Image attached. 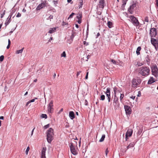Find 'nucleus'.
<instances>
[{
  "mask_svg": "<svg viewBox=\"0 0 158 158\" xmlns=\"http://www.w3.org/2000/svg\"><path fill=\"white\" fill-rule=\"evenodd\" d=\"M77 143L74 140H72L70 143V147L71 153L74 155L77 154Z\"/></svg>",
  "mask_w": 158,
  "mask_h": 158,
  "instance_id": "obj_1",
  "label": "nucleus"
},
{
  "mask_svg": "<svg viewBox=\"0 0 158 158\" xmlns=\"http://www.w3.org/2000/svg\"><path fill=\"white\" fill-rule=\"evenodd\" d=\"M150 72V69L148 67L143 66L139 68V73L142 76H147Z\"/></svg>",
  "mask_w": 158,
  "mask_h": 158,
  "instance_id": "obj_2",
  "label": "nucleus"
},
{
  "mask_svg": "<svg viewBox=\"0 0 158 158\" xmlns=\"http://www.w3.org/2000/svg\"><path fill=\"white\" fill-rule=\"evenodd\" d=\"M54 133L53 130L51 128H50L48 130L47 132V140L48 143H50L53 139Z\"/></svg>",
  "mask_w": 158,
  "mask_h": 158,
  "instance_id": "obj_3",
  "label": "nucleus"
},
{
  "mask_svg": "<svg viewBox=\"0 0 158 158\" xmlns=\"http://www.w3.org/2000/svg\"><path fill=\"white\" fill-rule=\"evenodd\" d=\"M151 69L152 74L155 77H157L158 76V68L157 67L156 65H153Z\"/></svg>",
  "mask_w": 158,
  "mask_h": 158,
  "instance_id": "obj_4",
  "label": "nucleus"
},
{
  "mask_svg": "<svg viewBox=\"0 0 158 158\" xmlns=\"http://www.w3.org/2000/svg\"><path fill=\"white\" fill-rule=\"evenodd\" d=\"M141 82V80L138 78L133 79L132 81V86L133 87H136Z\"/></svg>",
  "mask_w": 158,
  "mask_h": 158,
  "instance_id": "obj_5",
  "label": "nucleus"
},
{
  "mask_svg": "<svg viewBox=\"0 0 158 158\" xmlns=\"http://www.w3.org/2000/svg\"><path fill=\"white\" fill-rule=\"evenodd\" d=\"M131 22L135 26H137L139 24L138 21L136 19L134 16L131 15L129 17Z\"/></svg>",
  "mask_w": 158,
  "mask_h": 158,
  "instance_id": "obj_6",
  "label": "nucleus"
},
{
  "mask_svg": "<svg viewBox=\"0 0 158 158\" xmlns=\"http://www.w3.org/2000/svg\"><path fill=\"white\" fill-rule=\"evenodd\" d=\"M47 4V3L45 0L44 1H42L41 3L36 8V10H40L43 7L46 6Z\"/></svg>",
  "mask_w": 158,
  "mask_h": 158,
  "instance_id": "obj_7",
  "label": "nucleus"
},
{
  "mask_svg": "<svg viewBox=\"0 0 158 158\" xmlns=\"http://www.w3.org/2000/svg\"><path fill=\"white\" fill-rule=\"evenodd\" d=\"M151 41L152 44L155 47V49L157 50L158 48V40L155 39L151 38Z\"/></svg>",
  "mask_w": 158,
  "mask_h": 158,
  "instance_id": "obj_8",
  "label": "nucleus"
},
{
  "mask_svg": "<svg viewBox=\"0 0 158 158\" xmlns=\"http://www.w3.org/2000/svg\"><path fill=\"white\" fill-rule=\"evenodd\" d=\"M136 4L135 2L133 3L128 9V10L131 14H132L135 10Z\"/></svg>",
  "mask_w": 158,
  "mask_h": 158,
  "instance_id": "obj_9",
  "label": "nucleus"
},
{
  "mask_svg": "<svg viewBox=\"0 0 158 158\" xmlns=\"http://www.w3.org/2000/svg\"><path fill=\"white\" fill-rule=\"evenodd\" d=\"M53 102L52 101H51L48 104V111L49 113H52L53 111Z\"/></svg>",
  "mask_w": 158,
  "mask_h": 158,
  "instance_id": "obj_10",
  "label": "nucleus"
},
{
  "mask_svg": "<svg viewBox=\"0 0 158 158\" xmlns=\"http://www.w3.org/2000/svg\"><path fill=\"white\" fill-rule=\"evenodd\" d=\"M151 37H154L156 35V29L155 28H151L150 30V33Z\"/></svg>",
  "mask_w": 158,
  "mask_h": 158,
  "instance_id": "obj_11",
  "label": "nucleus"
},
{
  "mask_svg": "<svg viewBox=\"0 0 158 158\" xmlns=\"http://www.w3.org/2000/svg\"><path fill=\"white\" fill-rule=\"evenodd\" d=\"M113 105L114 106L116 107H118L119 106V103L118 102V98L115 95H114Z\"/></svg>",
  "mask_w": 158,
  "mask_h": 158,
  "instance_id": "obj_12",
  "label": "nucleus"
},
{
  "mask_svg": "<svg viewBox=\"0 0 158 158\" xmlns=\"http://www.w3.org/2000/svg\"><path fill=\"white\" fill-rule=\"evenodd\" d=\"M106 97L108 98V102L110 101V88H107L106 91L105 92Z\"/></svg>",
  "mask_w": 158,
  "mask_h": 158,
  "instance_id": "obj_13",
  "label": "nucleus"
},
{
  "mask_svg": "<svg viewBox=\"0 0 158 158\" xmlns=\"http://www.w3.org/2000/svg\"><path fill=\"white\" fill-rule=\"evenodd\" d=\"M114 95L116 96V94H118L119 93L121 92L122 90L119 88L114 87L113 88Z\"/></svg>",
  "mask_w": 158,
  "mask_h": 158,
  "instance_id": "obj_14",
  "label": "nucleus"
},
{
  "mask_svg": "<svg viewBox=\"0 0 158 158\" xmlns=\"http://www.w3.org/2000/svg\"><path fill=\"white\" fill-rule=\"evenodd\" d=\"M133 132V130L131 129H129L128 130L126 134V140H127L128 139V137H130L131 136Z\"/></svg>",
  "mask_w": 158,
  "mask_h": 158,
  "instance_id": "obj_15",
  "label": "nucleus"
},
{
  "mask_svg": "<svg viewBox=\"0 0 158 158\" xmlns=\"http://www.w3.org/2000/svg\"><path fill=\"white\" fill-rule=\"evenodd\" d=\"M124 108L127 114H130L131 112V107L128 106H124Z\"/></svg>",
  "mask_w": 158,
  "mask_h": 158,
  "instance_id": "obj_16",
  "label": "nucleus"
},
{
  "mask_svg": "<svg viewBox=\"0 0 158 158\" xmlns=\"http://www.w3.org/2000/svg\"><path fill=\"white\" fill-rule=\"evenodd\" d=\"M46 150V147H43L41 152V158H46L45 156V153Z\"/></svg>",
  "mask_w": 158,
  "mask_h": 158,
  "instance_id": "obj_17",
  "label": "nucleus"
},
{
  "mask_svg": "<svg viewBox=\"0 0 158 158\" xmlns=\"http://www.w3.org/2000/svg\"><path fill=\"white\" fill-rule=\"evenodd\" d=\"M82 16V14L80 13H79L78 15L77 16V18L78 19L77 22L79 24H80L81 23Z\"/></svg>",
  "mask_w": 158,
  "mask_h": 158,
  "instance_id": "obj_18",
  "label": "nucleus"
},
{
  "mask_svg": "<svg viewBox=\"0 0 158 158\" xmlns=\"http://www.w3.org/2000/svg\"><path fill=\"white\" fill-rule=\"evenodd\" d=\"M69 116L71 119L73 120L75 118V115L73 111H70L69 112Z\"/></svg>",
  "mask_w": 158,
  "mask_h": 158,
  "instance_id": "obj_19",
  "label": "nucleus"
},
{
  "mask_svg": "<svg viewBox=\"0 0 158 158\" xmlns=\"http://www.w3.org/2000/svg\"><path fill=\"white\" fill-rule=\"evenodd\" d=\"M99 7L103 8L104 7V0H100L99 4Z\"/></svg>",
  "mask_w": 158,
  "mask_h": 158,
  "instance_id": "obj_20",
  "label": "nucleus"
},
{
  "mask_svg": "<svg viewBox=\"0 0 158 158\" xmlns=\"http://www.w3.org/2000/svg\"><path fill=\"white\" fill-rule=\"evenodd\" d=\"M56 29L55 27L50 28L49 31L48 32L51 34L53 33L56 31Z\"/></svg>",
  "mask_w": 158,
  "mask_h": 158,
  "instance_id": "obj_21",
  "label": "nucleus"
},
{
  "mask_svg": "<svg viewBox=\"0 0 158 158\" xmlns=\"http://www.w3.org/2000/svg\"><path fill=\"white\" fill-rule=\"evenodd\" d=\"M10 18H11V16L9 18V16L7 18L6 20V22L5 23V25H6V26L7 25H8L10 22Z\"/></svg>",
  "mask_w": 158,
  "mask_h": 158,
  "instance_id": "obj_22",
  "label": "nucleus"
},
{
  "mask_svg": "<svg viewBox=\"0 0 158 158\" xmlns=\"http://www.w3.org/2000/svg\"><path fill=\"white\" fill-rule=\"evenodd\" d=\"M155 81L154 80V79L153 78V77H151L150 79L149 80L148 83L149 84H151L152 83L154 82Z\"/></svg>",
  "mask_w": 158,
  "mask_h": 158,
  "instance_id": "obj_23",
  "label": "nucleus"
},
{
  "mask_svg": "<svg viewBox=\"0 0 158 158\" xmlns=\"http://www.w3.org/2000/svg\"><path fill=\"white\" fill-rule=\"evenodd\" d=\"M134 143H130L127 147V149H128L129 148H132L134 147Z\"/></svg>",
  "mask_w": 158,
  "mask_h": 158,
  "instance_id": "obj_24",
  "label": "nucleus"
},
{
  "mask_svg": "<svg viewBox=\"0 0 158 158\" xmlns=\"http://www.w3.org/2000/svg\"><path fill=\"white\" fill-rule=\"evenodd\" d=\"M141 49V47H139L137 48L136 51V53L138 55L140 54L139 51Z\"/></svg>",
  "mask_w": 158,
  "mask_h": 158,
  "instance_id": "obj_25",
  "label": "nucleus"
},
{
  "mask_svg": "<svg viewBox=\"0 0 158 158\" xmlns=\"http://www.w3.org/2000/svg\"><path fill=\"white\" fill-rule=\"evenodd\" d=\"M107 24L108 27L110 28H111L113 27V23L110 21H108Z\"/></svg>",
  "mask_w": 158,
  "mask_h": 158,
  "instance_id": "obj_26",
  "label": "nucleus"
},
{
  "mask_svg": "<svg viewBox=\"0 0 158 158\" xmlns=\"http://www.w3.org/2000/svg\"><path fill=\"white\" fill-rule=\"evenodd\" d=\"M105 137V135L104 134L102 136V137L99 140V142H103L104 141Z\"/></svg>",
  "mask_w": 158,
  "mask_h": 158,
  "instance_id": "obj_27",
  "label": "nucleus"
},
{
  "mask_svg": "<svg viewBox=\"0 0 158 158\" xmlns=\"http://www.w3.org/2000/svg\"><path fill=\"white\" fill-rule=\"evenodd\" d=\"M83 0H79V3L80 4V5H79V9L81 8L83 4Z\"/></svg>",
  "mask_w": 158,
  "mask_h": 158,
  "instance_id": "obj_28",
  "label": "nucleus"
},
{
  "mask_svg": "<svg viewBox=\"0 0 158 158\" xmlns=\"http://www.w3.org/2000/svg\"><path fill=\"white\" fill-rule=\"evenodd\" d=\"M24 49V48H23L22 49L20 50H18L16 51V53L17 54H19L23 52V49Z\"/></svg>",
  "mask_w": 158,
  "mask_h": 158,
  "instance_id": "obj_29",
  "label": "nucleus"
},
{
  "mask_svg": "<svg viewBox=\"0 0 158 158\" xmlns=\"http://www.w3.org/2000/svg\"><path fill=\"white\" fill-rule=\"evenodd\" d=\"M61 57H66V54L65 52H63L61 54Z\"/></svg>",
  "mask_w": 158,
  "mask_h": 158,
  "instance_id": "obj_30",
  "label": "nucleus"
},
{
  "mask_svg": "<svg viewBox=\"0 0 158 158\" xmlns=\"http://www.w3.org/2000/svg\"><path fill=\"white\" fill-rule=\"evenodd\" d=\"M8 45L6 47V48L7 49H8L9 48L11 42H10V39H8Z\"/></svg>",
  "mask_w": 158,
  "mask_h": 158,
  "instance_id": "obj_31",
  "label": "nucleus"
},
{
  "mask_svg": "<svg viewBox=\"0 0 158 158\" xmlns=\"http://www.w3.org/2000/svg\"><path fill=\"white\" fill-rule=\"evenodd\" d=\"M158 152L155 153L152 156L153 158H158Z\"/></svg>",
  "mask_w": 158,
  "mask_h": 158,
  "instance_id": "obj_32",
  "label": "nucleus"
},
{
  "mask_svg": "<svg viewBox=\"0 0 158 158\" xmlns=\"http://www.w3.org/2000/svg\"><path fill=\"white\" fill-rule=\"evenodd\" d=\"M41 116L42 118H47V116L46 114H42Z\"/></svg>",
  "mask_w": 158,
  "mask_h": 158,
  "instance_id": "obj_33",
  "label": "nucleus"
},
{
  "mask_svg": "<svg viewBox=\"0 0 158 158\" xmlns=\"http://www.w3.org/2000/svg\"><path fill=\"white\" fill-rule=\"evenodd\" d=\"M30 150V148L29 147H28L27 148V149L26 151V153L27 155L28 151Z\"/></svg>",
  "mask_w": 158,
  "mask_h": 158,
  "instance_id": "obj_34",
  "label": "nucleus"
},
{
  "mask_svg": "<svg viewBox=\"0 0 158 158\" xmlns=\"http://www.w3.org/2000/svg\"><path fill=\"white\" fill-rule=\"evenodd\" d=\"M124 96V95L123 94H120V100L121 101H122V100Z\"/></svg>",
  "mask_w": 158,
  "mask_h": 158,
  "instance_id": "obj_35",
  "label": "nucleus"
},
{
  "mask_svg": "<svg viewBox=\"0 0 158 158\" xmlns=\"http://www.w3.org/2000/svg\"><path fill=\"white\" fill-rule=\"evenodd\" d=\"M101 100H104L105 98V96L104 95H101Z\"/></svg>",
  "mask_w": 158,
  "mask_h": 158,
  "instance_id": "obj_36",
  "label": "nucleus"
},
{
  "mask_svg": "<svg viewBox=\"0 0 158 158\" xmlns=\"http://www.w3.org/2000/svg\"><path fill=\"white\" fill-rule=\"evenodd\" d=\"M4 58V56L3 55L1 56H0V61H2L3 60Z\"/></svg>",
  "mask_w": 158,
  "mask_h": 158,
  "instance_id": "obj_37",
  "label": "nucleus"
},
{
  "mask_svg": "<svg viewBox=\"0 0 158 158\" xmlns=\"http://www.w3.org/2000/svg\"><path fill=\"white\" fill-rule=\"evenodd\" d=\"M146 60L147 62H149L150 60V59H149V56L148 55H147L146 58Z\"/></svg>",
  "mask_w": 158,
  "mask_h": 158,
  "instance_id": "obj_38",
  "label": "nucleus"
},
{
  "mask_svg": "<svg viewBox=\"0 0 158 158\" xmlns=\"http://www.w3.org/2000/svg\"><path fill=\"white\" fill-rule=\"evenodd\" d=\"M49 127V124H47L44 126V129H47Z\"/></svg>",
  "mask_w": 158,
  "mask_h": 158,
  "instance_id": "obj_39",
  "label": "nucleus"
},
{
  "mask_svg": "<svg viewBox=\"0 0 158 158\" xmlns=\"http://www.w3.org/2000/svg\"><path fill=\"white\" fill-rule=\"evenodd\" d=\"M75 14L74 13H72L70 15L68 18V19L69 18H72L73 17V16Z\"/></svg>",
  "mask_w": 158,
  "mask_h": 158,
  "instance_id": "obj_40",
  "label": "nucleus"
},
{
  "mask_svg": "<svg viewBox=\"0 0 158 158\" xmlns=\"http://www.w3.org/2000/svg\"><path fill=\"white\" fill-rule=\"evenodd\" d=\"M35 99H37V98H35V99H31V100L29 101V102L30 103L33 102L35 101Z\"/></svg>",
  "mask_w": 158,
  "mask_h": 158,
  "instance_id": "obj_41",
  "label": "nucleus"
},
{
  "mask_svg": "<svg viewBox=\"0 0 158 158\" xmlns=\"http://www.w3.org/2000/svg\"><path fill=\"white\" fill-rule=\"evenodd\" d=\"M53 18V16L52 15H50L47 19V20H49V19H52Z\"/></svg>",
  "mask_w": 158,
  "mask_h": 158,
  "instance_id": "obj_42",
  "label": "nucleus"
},
{
  "mask_svg": "<svg viewBox=\"0 0 158 158\" xmlns=\"http://www.w3.org/2000/svg\"><path fill=\"white\" fill-rule=\"evenodd\" d=\"M21 16V14L18 12L16 15V17H19Z\"/></svg>",
  "mask_w": 158,
  "mask_h": 158,
  "instance_id": "obj_43",
  "label": "nucleus"
},
{
  "mask_svg": "<svg viewBox=\"0 0 158 158\" xmlns=\"http://www.w3.org/2000/svg\"><path fill=\"white\" fill-rule=\"evenodd\" d=\"M111 61L114 64H116V62L115 60H111Z\"/></svg>",
  "mask_w": 158,
  "mask_h": 158,
  "instance_id": "obj_44",
  "label": "nucleus"
},
{
  "mask_svg": "<svg viewBox=\"0 0 158 158\" xmlns=\"http://www.w3.org/2000/svg\"><path fill=\"white\" fill-rule=\"evenodd\" d=\"M144 21H145V22H148V17H145V19Z\"/></svg>",
  "mask_w": 158,
  "mask_h": 158,
  "instance_id": "obj_45",
  "label": "nucleus"
},
{
  "mask_svg": "<svg viewBox=\"0 0 158 158\" xmlns=\"http://www.w3.org/2000/svg\"><path fill=\"white\" fill-rule=\"evenodd\" d=\"M84 44L86 46L88 45H89V43H87L85 41H84L83 42Z\"/></svg>",
  "mask_w": 158,
  "mask_h": 158,
  "instance_id": "obj_46",
  "label": "nucleus"
},
{
  "mask_svg": "<svg viewBox=\"0 0 158 158\" xmlns=\"http://www.w3.org/2000/svg\"><path fill=\"white\" fill-rule=\"evenodd\" d=\"M109 152V151L108 150V149L107 148L105 152L106 155V156H107V154Z\"/></svg>",
  "mask_w": 158,
  "mask_h": 158,
  "instance_id": "obj_47",
  "label": "nucleus"
},
{
  "mask_svg": "<svg viewBox=\"0 0 158 158\" xmlns=\"http://www.w3.org/2000/svg\"><path fill=\"white\" fill-rule=\"evenodd\" d=\"M126 3V0H123V5H125Z\"/></svg>",
  "mask_w": 158,
  "mask_h": 158,
  "instance_id": "obj_48",
  "label": "nucleus"
},
{
  "mask_svg": "<svg viewBox=\"0 0 158 158\" xmlns=\"http://www.w3.org/2000/svg\"><path fill=\"white\" fill-rule=\"evenodd\" d=\"M88 72H87L86 74V76L85 77V79H87L88 78Z\"/></svg>",
  "mask_w": 158,
  "mask_h": 158,
  "instance_id": "obj_49",
  "label": "nucleus"
},
{
  "mask_svg": "<svg viewBox=\"0 0 158 158\" xmlns=\"http://www.w3.org/2000/svg\"><path fill=\"white\" fill-rule=\"evenodd\" d=\"M53 2H54V4H55V6H56V4L57 3V1H53Z\"/></svg>",
  "mask_w": 158,
  "mask_h": 158,
  "instance_id": "obj_50",
  "label": "nucleus"
},
{
  "mask_svg": "<svg viewBox=\"0 0 158 158\" xmlns=\"http://www.w3.org/2000/svg\"><path fill=\"white\" fill-rule=\"evenodd\" d=\"M138 94L137 95V96L138 97H140V96H141V92L140 91H139L138 92Z\"/></svg>",
  "mask_w": 158,
  "mask_h": 158,
  "instance_id": "obj_51",
  "label": "nucleus"
},
{
  "mask_svg": "<svg viewBox=\"0 0 158 158\" xmlns=\"http://www.w3.org/2000/svg\"><path fill=\"white\" fill-rule=\"evenodd\" d=\"M35 129V128L34 127L33 129L32 130V131H31V136H32L33 134V132H34V130Z\"/></svg>",
  "mask_w": 158,
  "mask_h": 158,
  "instance_id": "obj_52",
  "label": "nucleus"
},
{
  "mask_svg": "<svg viewBox=\"0 0 158 158\" xmlns=\"http://www.w3.org/2000/svg\"><path fill=\"white\" fill-rule=\"evenodd\" d=\"M81 73V71H80L77 72V76H78L79 75L80 73Z\"/></svg>",
  "mask_w": 158,
  "mask_h": 158,
  "instance_id": "obj_53",
  "label": "nucleus"
},
{
  "mask_svg": "<svg viewBox=\"0 0 158 158\" xmlns=\"http://www.w3.org/2000/svg\"><path fill=\"white\" fill-rule=\"evenodd\" d=\"M63 111V108H61L60 110L59 111L58 113L59 114L61 112H62V111Z\"/></svg>",
  "mask_w": 158,
  "mask_h": 158,
  "instance_id": "obj_54",
  "label": "nucleus"
},
{
  "mask_svg": "<svg viewBox=\"0 0 158 158\" xmlns=\"http://www.w3.org/2000/svg\"><path fill=\"white\" fill-rule=\"evenodd\" d=\"M130 98H132L133 100H134L135 98V96H132Z\"/></svg>",
  "mask_w": 158,
  "mask_h": 158,
  "instance_id": "obj_55",
  "label": "nucleus"
},
{
  "mask_svg": "<svg viewBox=\"0 0 158 158\" xmlns=\"http://www.w3.org/2000/svg\"><path fill=\"white\" fill-rule=\"evenodd\" d=\"M30 103V102H29V101L27 103H26V106H27L28 105V104H29Z\"/></svg>",
  "mask_w": 158,
  "mask_h": 158,
  "instance_id": "obj_56",
  "label": "nucleus"
},
{
  "mask_svg": "<svg viewBox=\"0 0 158 158\" xmlns=\"http://www.w3.org/2000/svg\"><path fill=\"white\" fill-rule=\"evenodd\" d=\"M4 119V117L3 116H1L0 117V119Z\"/></svg>",
  "mask_w": 158,
  "mask_h": 158,
  "instance_id": "obj_57",
  "label": "nucleus"
},
{
  "mask_svg": "<svg viewBox=\"0 0 158 158\" xmlns=\"http://www.w3.org/2000/svg\"><path fill=\"white\" fill-rule=\"evenodd\" d=\"M52 40V37H51L49 39V41H50V40Z\"/></svg>",
  "mask_w": 158,
  "mask_h": 158,
  "instance_id": "obj_58",
  "label": "nucleus"
},
{
  "mask_svg": "<svg viewBox=\"0 0 158 158\" xmlns=\"http://www.w3.org/2000/svg\"><path fill=\"white\" fill-rule=\"evenodd\" d=\"M156 5L158 7V0H156Z\"/></svg>",
  "mask_w": 158,
  "mask_h": 158,
  "instance_id": "obj_59",
  "label": "nucleus"
},
{
  "mask_svg": "<svg viewBox=\"0 0 158 158\" xmlns=\"http://www.w3.org/2000/svg\"><path fill=\"white\" fill-rule=\"evenodd\" d=\"M75 26H76V27L77 28H78L79 27H78V24H76L75 25Z\"/></svg>",
  "mask_w": 158,
  "mask_h": 158,
  "instance_id": "obj_60",
  "label": "nucleus"
},
{
  "mask_svg": "<svg viewBox=\"0 0 158 158\" xmlns=\"http://www.w3.org/2000/svg\"><path fill=\"white\" fill-rule=\"evenodd\" d=\"M72 0H67V2H68L69 3Z\"/></svg>",
  "mask_w": 158,
  "mask_h": 158,
  "instance_id": "obj_61",
  "label": "nucleus"
},
{
  "mask_svg": "<svg viewBox=\"0 0 158 158\" xmlns=\"http://www.w3.org/2000/svg\"><path fill=\"white\" fill-rule=\"evenodd\" d=\"M37 79H35L34 80V82H36L37 81Z\"/></svg>",
  "mask_w": 158,
  "mask_h": 158,
  "instance_id": "obj_62",
  "label": "nucleus"
},
{
  "mask_svg": "<svg viewBox=\"0 0 158 158\" xmlns=\"http://www.w3.org/2000/svg\"><path fill=\"white\" fill-rule=\"evenodd\" d=\"M66 23H64V22H63V25H66Z\"/></svg>",
  "mask_w": 158,
  "mask_h": 158,
  "instance_id": "obj_63",
  "label": "nucleus"
},
{
  "mask_svg": "<svg viewBox=\"0 0 158 158\" xmlns=\"http://www.w3.org/2000/svg\"><path fill=\"white\" fill-rule=\"evenodd\" d=\"M28 94V92H26V93H25V94H24V95H27Z\"/></svg>",
  "mask_w": 158,
  "mask_h": 158,
  "instance_id": "obj_64",
  "label": "nucleus"
}]
</instances>
